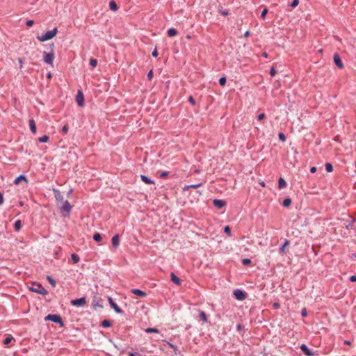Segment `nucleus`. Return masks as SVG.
<instances>
[{"label":"nucleus","instance_id":"obj_1","mask_svg":"<svg viewBox=\"0 0 356 356\" xmlns=\"http://www.w3.org/2000/svg\"><path fill=\"white\" fill-rule=\"evenodd\" d=\"M55 47V45L54 43H51L49 44V48L50 49V51L49 52L44 51L43 52V60L44 63L52 65L53 61L54 59V49Z\"/></svg>","mask_w":356,"mask_h":356},{"label":"nucleus","instance_id":"obj_2","mask_svg":"<svg viewBox=\"0 0 356 356\" xmlns=\"http://www.w3.org/2000/svg\"><path fill=\"white\" fill-rule=\"evenodd\" d=\"M57 33H58V29H57V28L55 27L52 30L45 32L42 35H38L37 39L40 42H44L47 40H49L52 39L53 38H54L56 35Z\"/></svg>","mask_w":356,"mask_h":356},{"label":"nucleus","instance_id":"obj_3","mask_svg":"<svg viewBox=\"0 0 356 356\" xmlns=\"http://www.w3.org/2000/svg\"><path fill=\"white\" fill-rule=\"evenodd\" d=\"M44 321H50L56 324H58L60 327H64V322L62 317L59 314H48L44 317Z\"/></svg>","mask_w":356,"mask_h":356},{"label":"nucleus","instance_id":"obj_4","mask_svg":"<svg viewBox=\"0 0 356 356\" xmlns=\"http://www.w3.org/2000/svg\"><path fill=\"white\" fill-rule=\"evenodd\" d=\"M29 290L41 295H46L48 293L47 291L42 286V284L36 282L33 283V286L29 287Z\"/></svg>","mask_w":356,"mask_h":356},{"label":"nucleus","instance_id":"obj_5","mask_svg":"<svg viewBox=\"0 0 356 356\" xmlns=\"http://www.w3.org/2000/svg\"><path fill=\"white\" fill-rule=\"evenodd\" d=\"M234 298L238 300H244L247 298V293L241 289H236L234 291Z\"/></svg>","mask_w":356,"mask_h":356},{"label":"nucleus","instance_id":"obj_6","mask_svg":"<svg viewBox=\"0 0 356 356\" xmlns=\"http://www.w3.org/2000/svg\"><path fill=\"white\" fill-rule=\"evenodd\" d=\"M102 302L103 300L100 297L94 296L91 305L95 310H96L97 307L102 309L103 308Z\"/></svg>","mask_w":356,"mask_h":356},{"label":"nucleus","instance_id":"obj_7","mask_svg":"<svg viewBox=\"0 0 356 356\" xmlns=\"http://www.w3.org/2000/svg\"><path fill=\"white\" fill-rule=\"evenodd\" d=\"M70 304L75 307H83L86 304V299L85 297H81L76 299H73L70 301Z\"/></svg>","mask_w":356,"mask_h":356},{"label":"nucleus","instance_id":"obj_8","mask_svg":"<svg viewBox=\"0 0 356 356\" xmlns=\"http://www.w3.org/2000/svg\"><path fill=\"white\" fill-rule=\"evenodd\" d=\"M72 207L70 204V202L67 200H65L63 202V205L60 208V213H66L67 215H69L70 212L71 211Z\"/></svg>","mask_w":356,"mask_h":356},{"label":"nucleus","instance_id":"obj_9","mask_svg":"<svg viewBox=\"0 0 356 356\" xmlns=\"http://www.w3.org/2000/svg\"><path fill=\"white\" fill-rule=\"evenodd\" d=\"M108 301L111 307L113 308L117 314H122L124 312L123 310L114 302L112 298L108 297Z\"/></svg>","mask_w":356,"mask_h":356},{"label":"nucleus","instance_id":"obj_10","mask_svg":"<svg viewBox=\"0 0 356 356\" xmlns=\"http://www.w3.org/2000/svg\"><path fill=\"white\" fill-rule=\"evenodd\" d=\"M76 102L79 106H84V95L81 90H79L76 95Z\"/></svg>","mask_w":356,"mask_h":356},{"label":"nucleus","instance_id":"obj_11","mask_svg":"<svg viewBox=\"0 0 356 356\" xmlns=\"http://www.w3.org/2000/svg\"><path fill=\"white\" fill-rule=\"evenodd\" d=\"M300 348L303 352V353L307 356H315L316 355L312 350H310L305 343L301 344Z\"/></svg>","mask_w":356,"mask_h":356},{"label":"nucleus","instance_id":"obj_12","mask_svg":"<svg viewBox=\"0 0 356 356\" xmlns=\"http://www.w3.org/2000/svg\"><path fill=\"white\" fill-rule=\"evenodd\" d=\"M333 59H334V64L339 68V69H343L344 67V65L343 64V62L341 59V57L339 55V54L337 53H335L334 54V56H333Z\"/></svg>","mask_w":356,"mask_h":356},{"label":"nucleus","instance_id":"obj_13","mask_svg":"<svg viewBox=\"0 0 356 356\" xmlns=\"http://www.w3.org/2000/svg\"><path fill=\"white\" fill-rule=\"evenodd\" d=\"M226 204L227 202L223 200L214 199L213 200V206L218 209L223 208L226 205Z\"/></svg>","mask_w":356,"mask_h":356},{"label":"nucleus","instance_id":"obj_14","mask_svg":"<svg viewBox=\"0 0 356 356\" xmlns=\"http://www.w3.org/2000/svg\"><path fill=\"white\" fill-rule=\"evenodd\" d=\"M53 192L54 194L55 199L58 203L63 202V196L60 193V191L58 189H53Z\"/></svg>","mask_w":356,"mask_h":356},{"label":"nucleus","instance_id":"obj_15","mask_svg":"<svg viewBox=\"0 0 356 356\" xmlns=\"http://www.w3.org/2000/svg\"><path fill=\"white\" fill-rule=\"evenodd\" d=\"M198 316L197 317V318L199 320V321H202V323H207L208 321V316L207 315V314L202 311V310H200L199 309L198 310Z\"/></svg>","mask_w":356,"mask_h":356},{"label":"nucleus","instance_id":"obj_16","mask_svg":"<svg viewBox=\"0 0 356 356\" xmlns=\"http://www.w3.org/2000/svg\"><path fill=\"white\" fill-rule=\"evenodd\" d=\"M131 293L140 298H144L147 296L145 291H142L139 289H133L131 290Z\"/></svg>","mask_w":356,"mask_h":356},{"label":"nucleus","instance_id":"obj_17","mask_svg":"<svg viewBox=\"0 0 356 356\" xmlns=\"http://www.w3.org/2000/svg\"><path fill=\"white\" fill-rule=\"evenodd\" d=\"M170 280L176 285L179 286L181 284V279L177 277L174 273H170Z\"/></svg>","mask_w":356,"mask_h":356},{"label":"nucleus","instance_id":"obj_18","mask_svg":"<svg viewBox=\"0 0 356 356\" xmlns=\"http://www.w3.org/2000/svg\"><path fill=\"white\" fill-rule=\"evenodd\" d=\"M22 181H24L26 183L28 182L27 178L24 175H20L14 180V184L18 185Z\"/></svg>","mask_w":356,"mask_h":356},{"label":"nucleus","instance_id":"obj_19","mask_svg":"<svg viewBox=\"0 0 356 356\" xmlns=\"http://www.w3.org/2000/svg\"><path fill=\"white\" fill-rule=\"evenodd\" d=\"M112 245L114 248H117L119 245L120 243V236L118 234H115L112 237L111 239Z\"/></svg>","mask_w":356,"mask_h":356},{"label":"nucleus","instance_id":"obj_20","mask_svg":"<svg viewBox=\"0 0 356 356\" xmlns=\"http://www.w3.org/2000/svg\"><path fill=\"white\" fill-rule=\"evenodd\" d=\"M29 124V127H30L31 131L33 134H35L36 131H37V128H36V124H35V120L33 119H30Z\"/></svg>","mask_w":356,"mask_h":356},{"label":"nucleus","instance_id":"obj_21","mask_svg":"<svg viewBox=\"0 0 356 356\" xmlns=\"http://www.w3.org/2000/svg\"><path fill=\"white\" fill-rule=\"evenodd\" d=\"M201 186H202V183H197V184H191V185L185 186L183 188V191H188L190 188H197L200 187Z\"/></svg>","mask_w":356,"mask_h":356},{"label":"nucleus","instance_id":"obj_22","mask_svg":"<svg viewBox=\"0 0 356 356\" xmlns=\"http://www.w3.org/2000/svg\"><path fill=\"white\" fill-rule=\"evenodd\" d=\"M287 184L283 177H280L278 179V188L282 189L286 186Z\"/></svg>","mask_w":356,"mask_h":356},{"label":"nucleus","instance_id":"obj_23","mask_svg":"<svg viewBox=\"0 0 356 356\" xmlns=\"http://www.w3.org/2000/svg\"><path fill=\"white\" fill-rule=\"evenodd\" d=\"M140 178H141V180L146 184H154V181L153 180H152L150 178H149L148 177H147L144 175H140Z\"/></svg>","mask_w":356,"mask_h":356},{"label":"nucleus","instance_id":"obj_24","mask_svg":"<svg viewBox=\"0 0 356 356\" xmlns=\"http://www.w3.org/2000/svg\"><path fill=\"white\" fill-rule=\"evenodd\" d=\"M109 8L112 11H117L118 10V6L114 0L110 1Z\"/></svg>","mask_w":356,"mask_h":356},{"label":"nucleus","instance_id":"obj_25","mask_svg":"<svg viewBox=\"0 0 356 356\" xmlns=\"http://www.w3.org/2000/svg\"><path fill=\"white\" fill-rule=\"evenodd\" d=\"M100 325L103 327L107 328L112 326V323L109 320L104 319L101 322Z\"/></svg>","mask_w":356,"mask_h":356},{"label":"nucleus","instance_id":"obj_26","mask_svg":"<svg viewBox=\"0 0 356 356\" xmlns=\"http://www.w3.org/2000/svg\"><path fill=\"white\" fill-rule=\"evenodd\" d=\"M177 30L175 28H170L167 31V34L169 37H174L177 35Z\"/></svg>","mask_w":356,"mask_h":356},{"label":"nucleus","instance_id":"obj_27","mask_svg":"<svg viewBox=\"0 0 356 356\" xmlns=\"http://www.w3.org/2000/svg\"><path fill=\"white\" fill-rule=\"evenodd\" d=\"M291 202H292V200L290 197L284 198L282 202V206L284 207L287 208V207H290V205L291 204Z\"/></svg>","mask_w":356,"mask_h":356},{"label":"nucleus","instance_id":"obj_28","mask_svg":"<svg viewBox=\"0 0 356 356\" xmlns=\"http://www.w3.org/2000/svg\"><path fill=\"white\" fill-rule=\"evenodd\" d=\"M218 12L223 16H227L229 15V11L227 10H224L222 6L220 5L218 6Z\"/></svg>","mask_w":356,"mask_h":356},{"label":"nucleus","instance_id":"obj_29","mask_svg":"<svg viewBox=\"0 0 356 356\" xmlns=\"http://www.w3.org/2000/svg\"><path fill=\"white\" fill-rule=\"evenodd\" d=\"M22 228V221L20 220H17L15 221L14 224V229L16 232H19Z\"/></svg>","mask_w":356,"mask_h":356},{"label":"nucleus","instance_id":"obj_30","mask_svg":"<svg viewBox=\"0 0 356 356\" xmlns=\"http://www.w3.org/2000/svg\"><path fill=\"white\" fill-rule=\"evenodd\" d=\"M92 238L95 241L99 242L102 241V237L101 234H99V232H96L93 234Z\"/></svg>","mask_w":356,"mask_h":356},{"label":"nucleus","instance_id":"obj_31","mask_svg":"<svg viewBox=\"0 0 356 356\" xmlns=\"http://www.w3.org/2000/svg\"><path fill=\"white\" fill-rule=\"evenodd\" d=\"M47 280L49 282V283L53 286L55 287L56 284V280L50 275L47 276Z\"/></svg>","mask_w":356,"mask_h":356},{"label":"nucleus","instance_id":"obj_32","mask_svg":"<svg viewBox=\"0 0 356 356\" xmlns=\"http://www.w3.org/2000/svg\"><path fill=\"white\" fill-rule=\"evenodd\" d=\"M71 259L74 264L78 263L80 260L79 255L75 253L71 254Z\"/></svg>","mask_w":356,"mask_h":356},{"label":"nucleus","instance_id":"obj_33","mask_svg":"<svg viewBox=\"0 0 356 356\" xmlns=\"http://www.w3.org/2000/svg\"><path fill=\"white\" fill-rule=\"evenodd\" d=\"M325 169L327 172H332L333 171V166L330 163H326L325 165Z\"/></svg>","mask_w":356,"mask_h":356},{"label":"nucleus","instance_id":"obj_34","mask_svg":"<svg viewBox=\"0 0 356 356\" xmlns=\"http://www.w3.org/2000/svg\"><path fill=\"white\" fill-rule=\"evenodd\" d=\"M289 244V241L286 240L279 249L280 253L284 252L285 247L287 246Z\"/></svg>","mask_w":356,"mask_h":356},{"label":"nucleus","instance_id":"obj_35","mask_svg":"<svg viewBox=\"0 0 356 356\" xmlns=\"http://www.w3.org/2000/svg\"><path fill=\"white\" fill-rule=\"evenodd\" d=\"M145 332L147 333H159V331L157 328L155 327H148L145 329Z\"/></svg>","mask_w":356,"mask_h":356},{"label":"nucleus","instance_id":"obj_36","mask_svg":"<svg viewBox=\"0 0 356 356\" xmlns=\"http://www.w3.org/2000/svg\"><path fill=\"white\" fill-rule=\"evenodd\" d=\"M49 140V137L47 135H44L38 138L40 143H47Z\"/></svg>","mask_w":356,"mask_h":356},{"label":"nucleus","instance_id":"obj_37","mask_svg":"<svg viewBox=\"0 0 356 356\" xmlns=\"http://www.w3.org/2000/svg\"><path fill=\"white\" fill-rule=\"evenodd\" d=\"M14 339L13 337H7L3 339V344L8 345Z\"/></svg>","mask_w":356,"mask_h":356},{"label":"nucleus","instance_id":"obj_38","mask_svg":"<svg viewBox=\"0 0 356 356\" xmlns=\"http://www.w3.org/2000/svg\"><path fill=\"white\" fill-rule=\"evenodd\" d=\"M89 64L92 67H95L97 65V60L95 58H90L89 60Z\"/></svg>","mask_w":356,"mask_h":356},{"label":"nucleus","instance_id":"obj_39","mask_svg":"<svg viewBox=\"0 0 356 356\" xmlns=\"http://www.w3.org/2000/svg\"><path fill=\"white\" fill-rule=\"evenodd\" d=\"M168 345L173 350L175 355H177V347L175 344L170 342H168Z\"/></svg>","mask_w":356,"mask_h":356},{"label":"nucleus","instance_id":"obj_40","mask_svg":"<svg viewBox=\"0 0 356 356\" xmlns=\"http://www.w3.org/2000/svg\"><path fill=\"white\" fill-rule=\"evenodd\" d=\"M219 84L221 86H225L226 84V81H227V79L225 76H221L220 79H219Z\"/></svg>","mask_w":356,"mask_h":356},{"label":"nucleus","instance_id":"obj_41","mask_svg":"<svg viewBox=\"0 0 356 356\" xmlns=\"http://www.w3.org/2000/svg\"><path fill=\"white\" fill-rule=\"evenodd\" d=\"M241 262H242L243 265H244V266H249L252 263L251 260L248 258L243 259Z\"/></svg>","mask_w":356,"mask_h":356},{"label":"nucleus","instance_id":"obj_42","mask_svg":"<svg viewBox=\"0 0 356 356\" xmlns=\"http://www.w3.org/2000/svg\"><path fill=\"white\" fill-rule=\"evenodd\" d=\"M278 138L280 140L282 141V142H285L286 141V136L284 133L282 132H280L279 134H278Z\"/></svg>","mask_w":356,"mask_h":356},{"label":"nucleus","instance_id":"obj_43","mask_svg":"<svg viewBox=\"0 0 356 356\" xmlns=\"http://www.w3.org/2000/svg\"><path fill=\"white\" fill-rule=\"evenodd\" d=\"M223 229H224V232L225 234H227L229 236H231V228L229 226H228V225L225 226Z\"/></svg>","mask_w":356,"mask_h":356},{"label":"nucleus","instance_id":"obj_44","mask_svg":"<svg viewBox=\"0 0 356 356\" xmlns=\"http://www.w3.org/2000/svg\"><path fill=\"white\" fill-rule=\"evenodd\" d=\"M300 1L299 0H293L292 2L290 3V6L293 8H296V6H298V5L299 4Z\"/></svg>","mask_w":356,"mask_h":356},{"label":"nucleus","instance_id":"obj_45","mask_svg":"<svg viewBox=\"0 0 356 356\" xmlns=\"http://www.w3.org/2000/svg\"><path fill=\"white\" fill-rule=\"evenodd\" d=\"M268 12V10L266 8H265L264 9H263V10H262V11H261V17L262 19H264V18L266 17V15H267Z\"/></svg>","mask_w":356,"mask_h":356},{"label":"nucleus","instance_id":"obj_46","mask_svg":"<svg viewBox=\"0 0 356 356\" xmlns=\"http://www.w3.org/2000/svg\"><path fill=\"white\" fill-rule=\"evenodd\" d=\"M269 74H270V76H275V74H277V70H275V67L273 66L270 70V72Z\"/></svg>","mask_w":356,"mask_h":356},{"label":"nucleus","instance_id":"obj_47","mask_svg":"<svg viewBox=\"0 0 356 356\" xmlns=\"http://www.w3.org/2000/svg\"><path fill=\"white\" fill-rule=\"evenodd\" d=\"M188 101L193 105L195 106L196 102L195 99L193 97V96L190 95L188 98Z\"/></svg>","mask_w":356,"mask_h":356},{"label":"nucleus","instance_id":"obj_48","mask_svg":"<svg viewBox=\"0 0 356 356\" xmlns=\"http://www.w3.org/2000/svg\"><path fill=\"white\" fill-rule=\"evenodd\" d=\"M147 76V79L149 81H151L152 79V78H153V70H150L148 72Z\"/></svg>","mask_w":356,"mask_h":356},{"label":"nucleus","instance_id":"obj_49","mask_svg":"<svg viewBox=\"0 0 356 356\" xmlns=\"http://www.w3.org/2000/svg\"><path fill=\"white\" fill-rule=\"evenodd\" d=\"M169 175V172L168 171H163L161 175H160V177L161 178H166Z\"/></svg>","mask_w":356,"mask_h":356},{"label":"nucleus","instance_id":"obj_50","mask_svg":"<svg viewBox=\"0 0 356 356\" xmlns=\"http://www.w3.org/2000/svg\"><path fill=\"white\" fill-rule=\"evenodd\" d=\"M62 132H63V134H67V132H68V126L67 124H65L62 127Z\"/></svg>","mask_w":356,"mask_h":356},{"label":"nucleus","instance_id":"obj_51","mask_svg":"<svg viewBox=\"0 0 356 356\" xmlns=\"http://www.w3.org/2000/svg\"><path fill=\"white\" fill-rule=\"evenodd\" d=\"M301 316L302 317H306L307 316V311L305 307L302 308L301 310Z\"/></svg>","mask_w":356,"mask_h":356},{"label":"nucleus","instance_id":"obj_52","mask_svg":"<svg viewBox=\"0 0 356 356\" xmlns=\"http://www.w3.org/2000/svg\"><path fill=\"white\" fill-rule=\"evenodd\" d=\"M34 24V21L33 20H31V19H29L26 22V25L28 26V27H31Z\"/></svg>","mask_w":356,"mask_h":356},{"label":"nucleus","instance_id":"obj_53","mask_svg":"<svg viewBox=\"0 0 356 356\" xmlns=\"http://www.w3.org/2000/svg\"><path fill=\"white\" fill-rule=\"evenodd\" d=\"M265 117H266V115L264 113H261L258 115L257 120L261 121V120H264L265 118Z\"/></svg>","mask_w":356,"mask_h":356},{"label":"nucleus","instance_id":"obj_54","mask_svg":"<svg viewBox=\"0 0 356 356\" xmlns=\"http://www.w3.org/2000/svg\"><path fill=\"white\" fill-rule=\"evenodd\" d=\"M158 55H159V54H158V51H157V49H156V48H155V49L153 50L152 53V56L153 57H154V58H156V57L158 56Z\"/></svg>","mask_w":356,"mask_h":356},{"label":"nucleus","instance_id":"obj_55","mask_svg":"<svg viewBox=\"0 0 356 356\" xmlns=\"http://www.w3.org/2000/svg\"><path fill=\"white\" fill-rule=\"evenodd\" d=\"M3 201H4L3 194L1 191H0V206L3 204Z\"/></svg>","mask_w":356,"mask_h":356},{"label":"nucleus","instance_id":"obj_56","mask_svg":"<svg viewBox=\"0 0 356 356\" xmlns=\"http://www.w3.org/2000/svg\"><path fill=\"white\" fill-rule=\"evenodd\" d=\"M280 303H279V302H274V303L273 304V309H279V308H280Z\"/></svg>","mask_w":356,"mask_h":356},{"label":"nucleus","instance_id":"obj_57","mask_svg":"<svg viewBox=\"0 0 356 356\" xmlns=\"http://www.w3.org/2000/svg\"><path fill=\"white\" fill-rule=\"evenodd\" d=\"M236 330L241 332L243 330V326L241 324H238L236 326Z\"/></svg>","mask_w":356,"mask_h":356},{"label":"nucleus","instance_id":"obj_58","mask_svg":"<svg viewBox=\"0 0 356 356\" xmlns=\"http://www.w3.org/2000/svg\"><path fill=\"white\" fill-rule=\"evenodd\" d=\"M349 280H350V281L351 282H356V275H352V276H350V278H349Z\"/></svg>","mask_w":356,"mask_h":356},{"label":"nucleus","instance_id":"obj_59","mask_svg":"<svg viewBox=\"0 0 356 356\" xmlns=\"http://www.w3.org/2000/svg\"><path fill=\"white\" fill-rule=\"evenodd\" d=\"M316 170H317L316 167L313 166V167H312V168H310V170H309V171H310V172H311V173H315V172H316Z\"/></svg>","mask_w":356,"mask_h":356},{"label":"nucleus","instance_id":"obj_60","mask_svg":"<svg viewBox=\"0 0 356 356\" xmlns=\"http://www.w3.org/2000/svg\"><path fill=\"white\" fill-rule=\"evenodd\" d=\"M18 62H19V65H20V68H22V66H23V65H23V60H22V58H19L18 59Z\"/></svg>","mask_w":356,"mask_h":356},{"label":"nucleus","instance_id":"obj_61","mask_svg":"<svg viewBox=\"0 0 356 356\" xmlns=\"http://www.w3.org/2000/svg\"><path fill=\"white\" fill-rule=\"evenodd\" d=\"M268 54L266 51H264V52H263L261 54V56L264 57V58H268Z\"/></svg>","mask_w":356,"mask_h":356},{"label":"nucleus","instance_id":"obj_62","mask_svg":"<svg viewBox=\"0 0 356 356\" xmlns=\"http://www.w3.org/2000/svg\"><path fill=\"white\" fill-rule=\"evenodd\" d=\"M249 35H250V31H247L246 32H245V33H244V37L245 38H248V37H249Z\"/></svg>","mask_w":356,"mask_h":356},{"label":"nucleus","instance_id":"obj_63","mask_svg":"<svg viewBox=\"0 0 356 356\" xmlns=\"http://www.w3.org/2000/svg\"><path fill=\"white\" fill-rule=\"evenodd\" d=\"M47 79H51V77H52L51 73V72H49V73L47 74Z\"/></svg>","mask_w":356,"mask_h":356},{"label":"nucleus","instance_id":"obj_64","mask_svg":"<svg viewBox=\"0 0 356 356\" xmlns=\"http://www.w3.org/2000/svg\"><path fill=\"white\" fill-rule=\"evenodd\" d=\"M137 353H129V356H136Z\"/></svg>","mask_w":356,"mask_h":356}]
</instances>
